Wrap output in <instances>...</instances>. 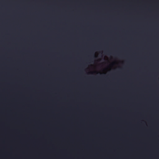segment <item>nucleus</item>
Listing matches in <instances>:
<instances>
[{"mask_svg":"<svg viewBox=\"0 0 159 159\" xmlns=\"http://www.w3.org/2000/svg\"><path fill=\"white\" fill-rule=\"evenodd\" d=\"M66 158L67 159H69V158L68 157H66Z\"/></svg>","mask_w":159,"mask_h":159,"instance_id":"f257e3e1","label":"nucleus"},{"mask_svg":"<svg viewBox=\"0 0 159 159\" xmlns=\"http://www.w3.org/2000/svg\"><path fill=\"white\" fill-rule=\"evenodd\" d=\"M60 159H61V157H60Z\"/></svg>","mask_w":159,"mask_h":159,"instance_id":"f03ea898","label":"nucleus"}]
</instances>
